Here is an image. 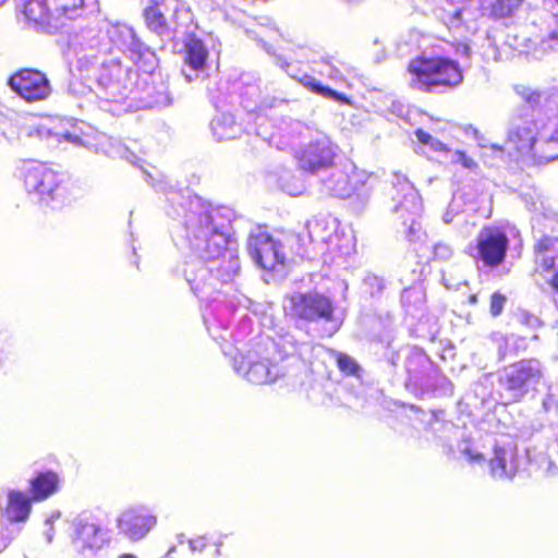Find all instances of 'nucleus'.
<instances>
[{
	"label": "nucleus",
	"instance_id": "4be33fe9",
	"mask_svg": "<svg viewBox=\"0 0 558 558\" xmlns=\"http://www.w3.org/2000/svg\"><path fill=\"white\" fill-rule=\"evenodd\" d=\"M490 474L495 478H512L518 471L517 450L512 446L496 447L489 461Z\"/></svg>",
	"mask_w": 558,
	"mask_h": 558
},
{
	"label": "nucleus",
	"instance_id": "f3484780",
	"mask_svg": "<svg viewBox=\"0 0 558 558\" xmlns=\"http://www.w3.org/2000/svg\"><path fill=\"white\" fill-rule=\"evenodd\" d=\"M247 250L255 264L265 270H274L284 263L282 245L264 231L251 233Z\"/></svg>",
	"mask_w": 558,
	"mask_h": 558
},
{
	"label": "nucleus",
	"instance_id": "3c124183",
	"mask_svg": "<svg viewBox=\"0 0 558 558\" xmlns=\"http://www.w3.org/2000/svg\"><path fill=\"white\" fill-rule=\"evenodd\" d=\"M46 538H47L48 543H51V541L53 538V533H52V529L51 527L48 531V533L46 534Z\"/></svg>",
	"mask_w": 558,
	"mask_h": 558
},
{
	"label": "nucleus",
	"instance_id": "9b49d317",
	"mask_svg": "<svg viewBox=\"0 0 558 558\" xmlns=\"http://www.w3.org/2000/svg\"><path fill=\"white\" fill-rule=\"evenodd\" d=\"M337 146L326 135H317L295 153V159L301 170L317 173L333 165Z\"/></svg>",
	"mask_w": 558,
	"mask_h": 558
},
{
	"label": "nucleus",
	"instance_id": "f03ea898",
	"mask_svg": "<svg viewBox=\"0 0 558 558\" xmlns=\"http://www.w3.org/2000/svg\"><path fill=\"white\" fill-rule=\"evenodd\" d=\"M546 111H556L555 117H545L537 111L531 119L513 117L510 121L507 144L521 154H529L537 165H546L558 158V90L546 98Z\"/></svg>",
	"mask_w": 558,
	"mask_h": 558
},
{
	"label": "nucleus",
	"instance_id": "e433bc0d",
	"mask_svg": "<svg viewBox=\"0 0 558 558\" xmlns=\"http://www.w3.org/2000/svg\"><path fill=\"white\" fill-rule=\"evenodd\" d=\"M189 545L192 551H201L206 547V541L204 537H197L194 539H190Z\"/></svg>",
	"mask_w": 558,
	"mask_h": 558
},
{
	"label": "nucleus",
	"instance_id": "c9c22d12",
	"mask_svg": "<svg viewBox=\"0 0 558 558\" xmlns=\"http://www.w3.org/2000/svg\"><path fill=\"white\" fill-rule=\"evenodd\" d=\"M128 33L131 37V44H130V48L132 51L138 53V54H143L145 50H147L146 46L144 44H142L136 37H135V34L133 32V29L131 28H128Z\"/></svg>",
	"mask_w": 558,
	"mask_h": 558
},
{
	"label": "nucleus",
	"instance_id": "c85d7f7f",
	"mask_svg": "<svg viewBox=\"0 0 558 558\" xmlns=\"http://www.w3.org/2000/svg\"><path fill=\"white\" fill-rule=\"evenodd\" d=\"M415 135L422 144L429 145L436 151H441L446 148L445 144L423 130H417Z\"/></svg>",
	"mask_w": 558,
	"mask_h": 558
},
{
	"label": "nucleus",
	"instance_id": "2eb2a0df",
	"mask_svg": "<svg viewBox=\"0 0 558 558\" xmlns=\"http://www.w3.org/2000/svg\"><path fill=\"white\" fill-rule=\"evenodd\" d=\"M366 180L367 174L353 167L350 171L340 169L333 170L329 177L323 181V184L327 193L332 196L348 198L356 194V196L361 198L367 196L365 190Z\"/></svg>",
	"mask_w": 558,
	"mask_h": 558
},
{
	"label": "nucleus",
	"instance_id": "b1692460",
	"mask_svg": "<svg viewBox=\"0 0 558 558\" xmlns=\"http://www.w3.org/2000/svg\"><path fill=\"white\" fill-rule=\"evenodd\" d=\"M58 476L56 473H40L32 481V488L36 499H44L57 490Z\"/></svg>",
	"mask_w": 558,
	"mask_h": 558
},
{
	"label": "nucleus",
	"instance_id": "1a4fd4ad",
	"mask_svg": "<svg viewBox=\"0 0 558 558\" xmlns=\"http://www.w3.org/2000/svg\"><path fill=\"white\" fill-rule=\"evenodd\" d=\"M409 384L418 388L422 392L434 391L437 383L441 381L444 396H450L453 387L450 380L444 376L429 357L422 351L415 350L407 359Z\"/></svg>",
	"mask_w": 558,
	"mask_h": 558
},
{
	"label": "nucleus",
	"instance_id": "0eeeda50",
	"mask_svg": "<svg viewBox=\"0 0 558 558\" xmlns=\"http://www.w3.org/2000/svg\"><path fill=\"white\" fill-rule=\"evenodd\" d=\"M284 312L293 319L307 323L325 320L332 323L329 335L335 333L339 325L333 322V306L331 301L316 292L294 293L286 299Z\"/></svg>",
	"mask_w": 558,
	"mask_h": 558
},
{
	"label": "nucleus",
	"instance_id": "58836bf2",
	"mask_svg": "<svg viewBox=\"0 0 558 558\" xmlns=\"http://www.w3.org/2000/svg\"><path fill=\"white\" fill-rule=\"evenodd\" d=\"M542 464L545 465V472L547 475H554L556 473V465L555 463L549 460L547 457L542 458Z\"/></svg>",
	"mask_w": 558,
	"mask_h": 558
},
{
	"label": "nucleus",
	"instance_id": "72a5a7b5",
	"mask_svg": "<svg viewBox=\"0 0 558 558\" xmlns=\"http://www.w3.org/2000/svg\"><path fill=\"white\" fill-rule=\"evenodd\" d=\"M522 0H497L500 15H509L517 9Z\"/></svg>",
	"mask_w": 558,
	"mask_h": 558
},
{
	"label": "nucleus",
	"instance_id": "f8f14e48",
	"mask_svg": "<svg viewBox=\"0 0 558 558\" xmlns=\"http://www.w3.org/2000/svg\"><path fill=\"white\" fill-rule=\"evenodd\" d=\"M509 239L505 227H484L476 236L474 258L487 267L499 266L506 257Z\"/></svg>",
	"mask_w": 558,
	"mask_h": 558
},
{
	"label": "nucleus",
	"instance_id": "680f3d73",
	"mask_svg": "<svg viewBox=\"0 0 558 558\" xmlns=\"http://www.w3.org/2000/svg\"><path fill=\"white\" fill-rule=\"evenodd\" d=\"M7 0H0V5L3 4Z\"/></svg>",
	"mask_w": 558,
	"mask_h": 558
},
{
	"label": "nucleus",
	"instance_id": "c03bdc74",
	"mask_svg": "<svg viewBox=\"0 0 558 558\" xmlns=\"http://www.w3.org/2000/svg\"><path fill=\"white\" fill-rule=\"evenodd\" d=\"M461 161L465 168H472L474 166V161L465 155L461 156Z\"/></svg>",
	"mask_w": 558,
	"mask_h": 558
},
{
	"label": "nucleus",
	"instance_id": "423d86ee",
	"mask_svg": "<svg viewBox=\"0 0 558 558\" xmlns=\"http://www.w3.org/2000/svg\"><path fill=\"white\" fill-rule=\"evenodd\" d=\"M84 0H28L24 15L38 31L52 33L81 16Z\"/></svg>",
	"mask_w": 558,
	"mask_h": 558
},
{
	"label": "nucleus",
	"instance_id": "39448f33",
	"mask_svg": "<svg viewBox=\"0 0 558 558\" xmlns=\"http://www.w3.org/2000/svg\"><path fill=\"white\" fill-rule=\"evenodd\" d=\"M544 366L535 359L521 360L497 373L500 397L506 402H519L535 391L544 379Z\"/></svg>",
	"mask_w": 558,
	"mask_h": 558
},
{
	"label": "nucleus",
	"instance_id": "412c9836",
	"mask_svg": "<svg viewBox=\"0 0 558 558\" xmlns=\"http://www.w3.org/2000/svg\"><path fill=\"white\" fill-rule=\"evenodd\" d=\"M31 511V504L28 497L21 492H10L7 496V504L3 508V515L8 521V524H2L0 531L4 532V535L12 534V539L19 533V530L14 526L15 522L25 521Z\"/></svg>",
	"mask_w": 558,
	"mask_h": 558
},
{
	"label": "nucleus",
	"instance_id": "de8ad7c7",
	"mask_svg": "<svg viewBox=\"0 0 558 558\" xmlns=\"http://www.w3.org/2000/svg\"><path fill=\"white\" fill-rule=\"evenodd\" d=\"M143 172H144V175H145V180H146L147 182H150L149 180L155 181V179H154V177H153V174H151V173H149V172H147V171H145V170H144Z\"/></svg>",
	"mask_w": 558,
	"mask_h": 558
},
{
	"label": "nucleus",
	"instance_id": "603ef678",
	"mask_svg": "<svg viewBox=\"0 0 558 558\" xmlns=\"http://www.w3.org/2000/svg\"><path fill=\"white\" fill-rule=\"evenodd\" d=\"M185 276L189 282L196 281V276L192 278L187 270H185Z\"/></svg>",
	"mask_w": 558,
	"mask_h": 558
},
{
	"label": "nucleus",
	"instance_id": "aec40b11",
	"mask_svg": "<svg viewBox=\"0 0 558 558\" xmlns=\"http://www.w3.org/2000/svg\"><path fill=\"white\" fill-rule=\"evenodd\" d=\"M208 49L205 44L192 36L184 44V63L182 70L186 82L191 83L198 80L207 70Z\"/></svg>",
	"mask_w": 558,
	"mask_h": 558
},
{
	"label": "nucleus",
	"instance_id": "ddd939ff",
	"mask_svg": "<svg viewBox=\"0 0 558 558\" xmlns=\"http://www.w3.org/2000/svg\"><path fill=\"white\" fill-rule=\"evenodd\" d=\"M157 524V518L143 506L123 509L116 518L118 534L130 542L144 539Z\"/></svg>",
	"mask_w": 558,
	"mask_h": 558
},
{
	"label": "nucleus",
	"instance_id": "4d7b16f0",
	"mask_svg": "<svg viewBox=\"0 0 558 558\" xmlns=\"http://www.w3.org/2000/svg\"><path fill=\"white\" fill-rule=\"evenodd\" d=\"M470 301H471V303H476V295H472Z\"/></svg>",
	"mask_w": 558,
	"mask_h": 558
},
{
	"label": "nucleus",
	"instance_id": "7ed1b4c3",
	"mask_svg": "<svg viewBox=\"0 0 558 558\" xmlns=\"http://www.w3.org/2000/svg\"><path fill=\"white\" fill-rule=\"evenodd\" d=\"M90 90L99 107L113 114H121L133 107L126 104L133 93L129 85V71L119 62L102 64L95 73Z\"/></svg>",
	"mask_w": 558,
	"mask_h": 558
},
{
	"label": "nucleus",
	"instance_id": "c756f323",
	"mask_svg": "<svg viewBox=\"0 0 558 558\" xmlns=\"http://www.w3.org/2000/svg\"><path fill=\"white\" fill-rule=\"evenodd\" d=\"M506 301L507 298L499 292H495L492 294L489 312L494 317H497L501 314Z\"/></svg>",
	"mask_w": 558,
	"mask_h": 558
},
{
	"label": "nucleus",
	"instance_id": "052dcab7",
	"mask_svg": "<svg viewBox=\"0 0 558 558\" xmlns=\"http://www.w3.org/2000/svg\"><path fill=\"white\" fill-rule=\"evenodd\" d=\"M284 65H286V62L280 63L281 68H284Z\"/></svg>",
	"mask_w": 558,
	"mask_h": 558
},
{
	"label": "nucleus",
	"instance_id": "f704fd0d",
	"mask_svg": "<svg viewBox=\"0 0 558 558\" xmlns=\"http://www.w3.org/2000/svg\"><path fill=\"white\" fill-rule=\"evenodd\" d=\"M320 73L324 75H327L330 80H332L335 82H340L343 80V76H342L340 70H338L336 66H333L330 63H325L324 69L320 70Z\"/></svg>",
	"mask_w": 558,
	"mask_h": 558
},
{
	"label": "nucleus",
	"instance_id": "ea45409f",
	"mask_svg": "<svg viewBox=\"0 0 558 558\" xmlns=\"http://www.w3.org/2000/svg\"><path fill=\"white\" fill-rule=\"evenodd\" d=\"M11 541H12V534L4 535V532L0 531V553L9 546Z\"/></svg>",
	"mask_w": 558,
	"mask_h": 558
},
{
	"label": "nucleus",
	"instance_id": "20e7f679",
	"mask_svg": "<svg viewBox=\"0 0 558 558\" xmlns=\"http://www.w3.org/2000/svg\"><path fill=\"white\" fill-rule=\"evenodd\" d=\"M408 72L410 86L424 92L456 87L463 80L459 64L447 58L414 59L409 63Z\"/></svg>",
	"mask_w": 558,
	"mask_h": 558
},
{
	"label": "nucleus",
	"instance_id": "a19ab883",
	"mask_svg": "<svg viewBox=\"0 0 558 558\" xmlns=\"http://www.w3.org/2000/svg\"><path fill=\"white\" fill-rule=\"evenodd\" d=\"M453 206H454L453 204H450L449 208L442 216V220L445 223H450L453 220V216L458 211Z\"/></svg>",
	"mask_w": 558,
	"mask_h": 558
},
{
	"label": "nucleus",
	"instance_id": "4468645a",
	"mask_svg": "<svg viewBox=\"0 0 558 558\" xmlns=\"http://www.w3.org/2000/svg\"><path fill=\"white\" fill-rule=\"evenodd\" d=\"M392 185L395 194L392 201L395 202L393 211L404 219L403 223L408 220L411 222L410 229H413L415 217H417L423 208L422 199L408 178L401 173L393 174Z\"/></svg>",
	"mask_w": 558,
	"mask_h": 558
},
{
	"label": "nucleus",
	"instance_id": "cd10ccee",
	"mask_svg": "<svg viewBox=\"0 0 558 558\" xmlns=\"http://www.w3.org/2000/svg\"><path fill=\"white\" fill-rule=\"evenodd\" d=\"M338 367L348 375H354L359 371L356 362L347 354L339 353L337 357Z\"/></svg>",
	"mask_w": 558,
	"mask_h": 558
},
{
	"label": "nucleus",
	"instance_id": "6e6552de",
	"mask_svg": "<svg viewBox=\"0 0 558 558\" xmlns=\"http://www.w3.org/2000/svg\"><path fill=\"white\" fill-rule=\"evenodd\" d=\"M24 185L27 193L45 206L58 208L64 203V189L58 174L43 163H33L25 169Z\"/></svg>",
	"mask_w": 558,
	"mask_h": 558
},
{
	"label": "nucleus",
	"instance_id": "5701e85b",
	"mask_svg": "<svg viewBox=\"0 0 558 558\" xmlns=\"http://www.w3.org/2000/svg\"><path fill=\"white\" fill-rule=\"evenodd\" d=\"M211 130L219 141L232 140L241 133V126L231 113H220L211 121Z\"/></svg>",
	"mask_w": 558,
	"mask_h": 558
},
{
	"label": "nucleus",
	"instance_id": "f257e3e1",
	"mask_svg": "<svg viewBox=\"0 0 558 558\" xmlns=\"http://www.w3.org/2000/svg\"><path fill=\"white\" fill-rule=\"evenodd\" d=\"M183 223L190 250L204 262H218L217 277L231 280L240 270L235 251L229 235L232 213L228 208L213 207L197 196L187 197Z\"/></svg>",
	"mask_w": 558,
	"mask_h": 558
},
{
	"label": "nucleus",
	"instance_id": "6e6d98bb",
	"mask_svg": "<svg viewBox=\"0 0 558 558\" xmlns=\"http://www.w3.org/2000/svg\"><path fill=\"white\" fill-rule=\"evenodd\" d=\"M263 46H264L266 52L271 53L270 48L265 43H263Z\"/></svg>",
	"mask_w": 558,
	"mask_h": 558
},
{
	"label": "nucleus",
	"instance_id": "9d476101",
	"mask_svg": "<svg viewBox=\"0 0 558 558\" xmlns=\"http://www.w3.org/2000/svg\"><path fill=\"white\" fill-rule=\"evenodd\" d=\"M189 12L181 8L179 0H162L144 10L147 27L159 36L172 37L178 32L182 15Z\"/></svg>",
	"mask_w": 558,
	"mask_h": 558
},
{
	"label": "nucleus",
	"instance_id": "473e14b6",
	"mask_svg": "<svg viewBox=\"0 0 558 558\" xmlns=\"http://www.w3.org/2000/svg\"><path fill=\"white\" fill-rule=\"evenodd\" d=\"M492 340L497 345L499 356L504 359L509 352L508 343L510 339L502 333L495 332L492 335Z\"/></svg>",
	"mask_w": 558,
	"mask_h": 558
},
{
	"label": "nucleus",
	"instance_id": "13d9d810",
	"mask_svg": "<svg viewBox=\"0 0 558 558\" xmlns=\"http://www.w3.org/2000/svg\"><path fill=\"white\" fill-rule=\"evenodd\" d=\"M174 550H175V547H171V548L169 549V551H168V556H169V555H171L172 553H174Z\"/></svg>",
	"mask_w": 558,
	"mask_h": 558
},
{
	"label": "nucleus",
	"instance_id": "5fc2aeb1",
	"mask_svg": "<svg viewBox=\"0 0 558 558\" xmlns=\"http://www.w3.org/2000/svg\"><path fill=\"white\" fill-rule=\"evenodd\" d=\"M66 138H68L69 141H73V142H76V141L78 140V137H77V136H74V135H66Z\"/></svg>",
	"mask_w": 558,
	"mask_h": 558
},
{
	"label": "nucleus",
	"instance_id": "6ab92c4d",
	"mask_svg": "<svg viewBox=\"0 0 558 558\" xmlns=\"http://www.w3.org/2000/svg\"><path fill=\"white\" fill-rule=\"evenodd\" d=\"M72 541L80 549L99 550L107 543L106 532L87 518L77 517L72 521Z\"/></svg>",
	"mask_w": 558,
	"mask_h": 558
},
{
	"label": "nucleus",
	"instance_id": "09e8293b",
	"mask_svg": "<svg viewBox=\"0 0 558 558\" xmlns=\"http://www.w3.org/2000/svg\"><path fill=\"white\" fill-rule=\"evenodd\" d=\"M415 293L413 290H405L402 294V301L405 300V298L410 296L411 294Z\"/></svg>",
	"mask_w": 558,
	"mask_h": 558
},
{
	"label": "nucleus",
	"instance_id": "a878e982",
	"mask_svg": "<svg viewBox=\"0 0 558 558\" xmlns=\"http://www.w3.org/2000/svg\"><path fill=\"white\" fill-rule=\"evenodd\" d=\"M301 83L325 98L332 99L341 104H349V99L345 95L340 94L327 86H323L313 76L304 75L301 78Z\"/></svg>",
	"mask_w": 558,
	"mask_h": 558
},
{
	"label": "nucleus",
	"instance_id": "864d4df0",
	"mask_svg": "<svg viewBox=\"0 0 558 558\" xmlns=\"http://www.w3.org/2000/svg\"><path fill=\"white\" fill-rule=\"evenodd\" d=\"M119 558H137V557L133 554H122Z\"/></svg>",
	"mask_w": 558,
	"mask_h": 558
},
{
	"label": "nucleus",
	"instance_id": "a18cd8bd",
	"mask_svg": "<svg viewBox=\"0 0 558 558\" xmlns=\"http://www.w3.org/2000/svg\"><path fill=\"white\" fill-rule=\"evenodd\" d=\"M551 287L558 292V272L551 279Z\"/></svg>",
	"mask_w": 558,
	"mask_h": 558
},
{
	"label": "nucleus",
	"instance_id": "bb28decb",
	"mask_svg": "<svg viewBox=\"0 0 558 558\" xmlns=\"http://www.w3.org/2000/svg\"><path fill=\"white\" fill-rule=\"evenodd\" d=\"M151 185L157 190V191H160V192H165L167 193V182L165 181L163 179V175L160 174V178L159 179H156V182H150ZM168 202L174 206L177 203H179L183 197V195L181 194V192L179 191H171V192H168Z\"/></svg>",
	"mask_w": 558,
	"mask_h": 558
},
{
	"label": "nucleus",
	"instance_id": "e2e57ef3",
	"mask_svg": "<svg viewBox=\"0 0 558 558\" xmlns=\"http://www.w3.org/2000/svg\"><path fill=\"white\" fill-rule=\"evenodd\" d=\"M558 2V0H556Z\"/></svg>",
	"mask_w": 558,
	"mask_h": 558
},
{
	"label": "nucleus",
	"instance_id": "393cba45",
	"mask_svg": "<svg viewBox=\"0 0 558 558\" xmlns=\"http://www.w3.org/2000/svg\"><path fill=\"white\" fill-rule=\"evenodd\" d=\"M515 93L527 105H530L532 108L539 107L538 111L547 112L546 111V98H548V95L550 92H539L537 89H534L530 86L525 85H517L515 86Z\"/></svg>",
	"mask_w": 558,
	"mask_h": 558
},
{
	"label": "nucleus",
	"instance_id": "a211bd4d",
	"mask_svg": "<svg viewBox=\"0 0 558 558\" xmlns=\"http://www.w3.org/2000/svg\"><path fill=\"white\" fill-rule=\"evenodd\" d=\"M234 368L239 375L256 385L274 383L284 375V371L280 365L272 363L267 357H258L252 353L241 357L240 361L235 360Z\"/></svg>",
	"mask_w": 558,
	"mask_h": 558
},
{
	"label": "nucleus",
	"instance_id": "dca6fc26",
	"mask_svg": "<svg viewBox=\"0 0 558 558\" xmlns=\"http://www.w3.org/2000/svg\"><path fill=\"white\" fill-rule=\"evenodd\" d=\"M9 85L20 97L29 102L44 100L51 93L46 75L33 69H23L13 74Z\"/></svg>",
	"mask_w": 558,
	"mask_h": 558
},
{
	"label": "nucleus",
	"instance_id": "7c9ffc66",
	"mask_svg": "<svg viewBox=\"0 0 558 558\" xmlns=\"http://www.w3.org/2000/svg\"><path fill=\"white\" fill-rule=\"evenodd\" d=\"M453 255V248L445 242H438L434 245V257L439 260H449Z\"/></svg>",
	"mask_w": 558,
	"mask_h": 558
},
{
	"label": "nucleus",
	"instance_id": "4c0bfd02",
	"mask_svg": "<svg viewBox=\"0 0 558 558\" xmlns=\"http://www.w3.org/2000/svg\"><path fill=\"white\" fill-rule=\"evenodd\" d=\"M281 102H283V100L275 98V97L266 98V99L260 101V104L257 106V108L259 110L267 109V108H272V107H276L277 104H281Z\"/></svg>",
	"mask_w": 558,
	"mask_h": 558
},
{
	"label": "nucleus",
	"instance_id": "bf43d9fd",
	"mask_svg": "<svg viewBox=\"0 0 558 558\" xmlns=\"http://www.w3.org/2000/svg\"><path fill=\"white\" fill-rule=\"evenodd\" d=\"M46 523H47V524H50V523H51V518H50V519H47V520H46Z\"/></svg>",
	"mask_w": 558,
	"mask_h": 558
},
{
	"label": "nucleus",
	"instance_id": "2f4dec72",
	"mask_svg": "<svg viewBox=\"0 0 558 558\" xmlns=\"http://www.w3.org/2000/svg\"><path fill=\"white\" fill-rule=\"evenodd\" d=\"M459 451L461 452V454L471 463H474V462H481L483 461V456L482 453L473 450V448L471 447L470 444L468 442H462L460 446H459Z\"/></svg>",
	"mask_w": 558,
	"mask_h": 558
},
{
	"label": "nucleus",
	"instance_id": "49530a36",
	"mask_svg": "<svg viewBox=\"0 0 558 558\" xmlns=\"http://www.w3.org/2000/svg\"><path fill=\"white\" fill-rule=\"evenodd\" d=\"M550 39L558 44V20H557V28L550 34Z\"/></svg>",
	"mask_w": 558,
	"mask_h": 558
},
{
	"label": "nucleus",
	"instance_id": "37998d69",
	"mask_svg": "<svg viewBox=\"0 0 558 558\" xmlns=\"http://www.w3.org/2000/svg\"><path fill=\"white\" fill-rule=\"evenodd\" d=\"M458 52L461 53L464 57H469L470 53H471V49H470V47L468 45H461L458 48Z\"/></svg>",
	"mask_w": 558,
	"mask_h": 558
},
{
	"label": "nucleus",
	"instance_id": "8fccbe9b",
	"mask_svg": "<svg viewBox=\"0 0 558 558\" xmlns=\"http://www.w3.org/2000/svg\"><path fill=\"white\" fill-rule=\"evenodd\" d=\"M434 391H438L440 392L441 395H444V387L441 385V381H438L437 383V387H435Z\"/></svg>",
	"mask_w": 558,
	"mask_h": 558
},
{
	"label": "nucleus",
	"instance_id": "79ce46f5",
	"mask_svg": "<svg viewBox=\"0 0 558 558\" xmlns=\"http://www.w3.org/2000/svg\"><path fill=\"white\" fill-rule=\"evenodd\" d=\"M366 282L368 284H372V286H376L378 287V290H381L383 289V280L379 279L378 277L376 276H369L366 278Z\"/></svg>",
	"mask_w": 558,
	"mask_h": 558
}]
</instances>
